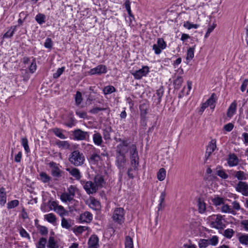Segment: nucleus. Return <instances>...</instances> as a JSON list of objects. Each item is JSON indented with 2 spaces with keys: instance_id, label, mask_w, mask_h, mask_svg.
I'll return each mask as SVG.
<instances>
[{
  "instance_id": "41",
  "label": "nucleus",
  "mask_w": 248,
  "mask_h": 248,
  "mask_svg": "<svg viewBox=\"0 0 248 248\" xmlns=\"http://www.w3.org/2000/svg\"><path fill=\"white\" fill-rule=\"evenodd\" d=\"M71 220L69 219V221L64 217L62 219V227L66 229H69L71 226Z\"/></svg>"
},
{
  "instance_id": "51",
  "label": "nucleus",
  "mask_w": 248,
  "mask_h": 248,
  "mask_svg": "<svg viewBox=\"0 0 248 248\" xmlns=\"http://www.w3.org/2000/svg\"><path fill=\"white\" fill-rule=\"evenodd\" d=\"M19 205V201L17 200H12L7 203V208L12 209Z\"/></svg>"
},
{
  "instance_id": "47",
  "label": "nucleus",
  "mask_w": 248,
  "mask_h": 248,
  "mask_svg": "<svg viewBox=\"0 0 248 248\" xmlns=\"http://www.w3.org/2000/svg\"><path fill=\"white\" fill-rule=\"evenodd\" d=\"M61 199L63 202H71L73 200V197L67 193H63L61 196Z\"/></svg>"
},
{
  "instance_id": "30",
  "label": "nucleus",
  "mask_w": 248,
  "mask_h": 248,
  "mask_svg": "<svg viewBox=\"0 0 248 248\" xmlns=\"http://www.w3.org/2000/svg\"><path fill=\"white\" fill-rule=\"evenodd\" d=\"M53 133L61 139H66L65 136L62 133V130L57 127L54 128L52 129Z\"/></svg>"
},
{
  "instance_id": "52",
  "label": "nucleus",
  "mask_w": 248,
  "mask_h": 248,
  "mask_svg": "<svg viewBox=\"0 0 248 248\" xmlns=\"http://www.w3.org/2000/svg\"><path fill=\"white\" fill-rule=\"evenodd\" d=\"M234 233V231L232 229H227L224 232V236L227 238L230 239L232 237Z\"/></svg>"
},
{
  "instance_id": "12",
  "label": "nucleus",
  "mask_w": 248,
  "mask_h": 248,
  "mask_svg": "<svg viewBox=\"0 0 248 248\" xmlns=\"http://www.w3.org/2000/svg\"><path fill=\"white\" fill-rule=\"evenodd\" d=\"M126 162L125 155L116 154V164L120 170H123L124 168Z\"/></svg>"
},
{
  "instance_id": "56",
  "label": "nucleus",
  "mask_w": 248,
  "mask_h": 248,
  "mask_svg": "<svg viewBox=\"0 0 248 248\" xmlns=\"http://www.w3.org/2000/svg\"><path fill=\"white\" fill-rule=\"evenodd\" d=\"M88 227L79 226L77 227L74 230V232L75 233L81 234L83 232L88 230Z\"/></svg>"
},
{
  "instance_id": "38",
  "label": "nucleus",
  "mask_w": 248,
  "mask_h": 248,
  "mask_svg": "<svg viewBox=\"0 0 248 248\" xmlns=\"http://www.w3.org/2000/svg\"><path fill=\"white\" fill-rule=\"evenodd\" d=\"M195 45L193 47H189L187 50L186 60H191L194 56V50Z\"/></svg>"
},
{
  "instance_id": "23",
  "label": "nucleus",
  "mask_w": 248,
  "mask_h": 248,
  "mask_svg": "<svg viewBox=\"0 0 248 248\" xmlns=\"http://www.w3.org/2000/svg\"><path fill=\"white\" fill-rule=\"evenodd\" d=\"M237 108V102L236 100H234L230 105L227 115L228 117H231L232 116L233 114L235 112Z\"/></svg>"
},
{
  "instance_id": "33",
  "label": "nucleus",
  "mask_w": 248,
  "mask_h": 248,
  "mask_svg": "<svg viewBox=\"0 0 248 248\" xmlns=\"http://www.w3.org/2000/svg\"><path fill=\"white\" fill-rule=\"evenodd\" d=\"M183 82V78L181 76L177 77V78L173 81V85L175 89H179Z\"/></svg>"
},
{
  "instance_id": "19",
  "label": "nucleus",
  "mask_w": 248,
  "mask_h": 248,
  "mask_svg": "<svg viewBox=\"0 0 248 248\" xmlns=\"http://www.w3.org/2000/svg\"><path fill=\"white\" fill-rule=\"evenodd\" d=\"M227 162L230 167H233L238 164L239 160L235 154H231L229 155Z\"/></svg>"
},
{
  "instance_id": "45",
  "label": "nucleus",
  "mask_w": 248,
  "mask_h": 248,
  "mask_svg": "<svg viewBox=\"0 0 248 248\" xmlns=\"http://www.w3.org/2000/svg\"><path fill=\"white\" fill-rule=\"evenodd\" d=\"M216 140H212L207 145L206 147V150L213 153L216 148Z\"/></svg>"
},
{
  "instance_id": "7",
  "label": "nucleus",
  "mask_w": 248,
  "mask_h": 248,
  "mask_svg": "<svg viewBox=\"0 0 248 248\" xmlns=\"http://www.w3.org/2000/svg\"><path fill=\"white\" fill-rule=\"evenodd\" d=\"M236 190L243 195L248 196V184L243 181H239L235 186Z\"/></svg>"
},
{
  "instance_id": "48",
  "label": "nucleus",
  "mask_w": 248,
  "mask_h": 248,
  "mask_svg": "<svg viewBox=\"0 0 248 248\" xmlns=\"http://www.w3.org/2000/svg\"><path fill=\"white\" fill-rule=\"evenodd\" d=\"M21 144L23 146L26 153L30 152V148L28 145V140L27 138H22L21 139Z\"/></svg>"
},
{
  "instance_id": "55",
  "label": "nucleus",
  "mask_w": 248,
  "mask_h": 248,
  "mask_svg": "<svg viewBox=\"0 0 248 248\" xmlns=\"http://www.w3.org/2000/svg\"><path fill=\"white\" fill-rule=\"evenodd\" d=\"M199 26V25L198 24H194L190 23L189 21H186L184 24V27L188 30H190L192 28L197 29Z\"/></svg>"
},
{
  "instance_id": "43",
  "label": "nucleus",
  "mask_w": 248,
  "mask_h": 248,
  "mask_svg": "<svg viewBox=\"0 0 248 248\" xmlns=\"http://www.w3.org/2000/svg\"><path fill=\"white\" fill-rule=\"evenodd\" d=\"M125 248H134L132 238L129 236H126L125 240Z\"/></svg>"
},
{
  "instance_id": "36",
  "label": "nucleus",
  "mask_w": 248,
  "mask_h": 248,
  "mask_svg": "<svg viewBox=\"0 0 248 248\" xmlns=\"http://www.w3.org/2000/svg\"><path fill=\"white\" fill-rule=\"evenodd\" d=\"M45 219H46L48 222L52 224L55 223L56 221V216L53 213H49L45 215Z\"/></svg>"
},
{
  "instance_id": "3",
  "label": "nucleus",
  "mask_w": 248,
  "mask_h": 248,
  "mask_svg": "<svg viewBox=\"0 0 248 248\" xmlns=\"http://www.w3.org/2000/svg\"><path fill=\"white\" fill-rule=\"evenodd\" d=\"M124 210L123 208H116L112 217L113 221L120 225L122 224L124 221Z\"/></svg>"
},
{
  "instance_id": "44",
  "label": "nucleus",
  "mask_w": 248,
  "mask_h": 248,
  "mask_svg": "<svg viewBox=\"0 0 248 248\" xmlns=\"http://www.w3.org/2000/svg\"><path fill=\"white\" fill-rule=\"evenodd\" d=\"M212 202L215 206H218L224 203V198L217 196L212 199Z\"/></svg>"
},
{
  "instance_id": "2",
  "label": "nucleus",
  "mask_w": 248,
  "mask_h": 248,
  "mask_svg": "<svg viewBox=\"0 0 248 248\" xmlns=\"http://www.w3.org/2000/svg\"><path fill=\"white\" fill-rule=\"evenodd\" d=\"M117 142L120 143L116 146V154H121L125 155L128 152V142L127 140L122 139L121 138H115Z\"/></svg>"
},
{
  "instance_id": "26",
  "label": "nucleus",
  "mask_w": 248,
  "mask_h": 248,
  "mask_svg": "<svg viewBox=\"0 0 248 248\" xmlns=\"http://www.w3.org/2000/svg\"><path fill=\"white\" fill-rule=\"evenodd\" d=\"M199 211L200 213H204L206 210V203L204 202L203 198H199L198 200Z\"/></svg>"
},
{
  "instance_id": "60",
  "label": "nucleus",
  "mask_w": 248,
  "mask_h": 248,
  "mask_svg": "<svg viewBox=\"0 0 248 248\" xmlns=\"http://www.w3.org/2000/svg\"><path fill=\"white\" fill-rule=\"evenodd\" d=\"M53 41L50 38H47L44 43V46L46 48L51 49L53 46Z\"/></svg>"
},
{
  "instance_id": "49",
  "label": "nucleus",
  "mask_w": 248,
  "mask_h": 248,
  "mask_svg": "<svg viewBox=\"0 0 248 248\" xmlns=\"http://www.w3.org/2000/svg\"><path fill=\"white\" fill-rule=\"evenodd\" d=\"M75 99L76 105L79 106L82 101V94L79 91L76 92Z\"/></svg>"
},
{
  "instance_id": "21",
  "label": "nucleus",
  "mask_w": 248,
  "mask_h": 248,
  "mask_svg": "<svg viewBox=\"0 0 248 248\" xmlns=\"http://www.w3.org/2000/svg\"><path fill=\"white\" fill-rule=\"evenodd\" d=\"M38 179L44 184H48L51 180L52 178L46 172L42 171L39 174Z\"/></svg>"
},
{
  "instance_id": "35",
  "label": "nucleus",
  "mask_w": 248,
  "mask_h": 248,
  "mask_svg": "<svg viewBox=\"0 0 248 248\" xmlns=\"http://www.w3.org/2000/svg\"><path fill=\"white\" fill-rule=\"evenodd\" d=\"M48 248H58L59 246L57 244V243L53 236H50L48 239V242L47 244Z\"/></svg>"
},
{
  "instance_id": "32",
  "label": "nucleus",
  "mask_w": 248,
  "mask_h": 248,
  "mask_svg": "<svg viewBox=\"0 0 248 248\" xmlns=\"http://www.w3.org/2000/svg\"><path fill=\"white\" fill-rule=\"evenodd\" d=\"M56 144L60 148L68 149L70 148V144L68 141L58 140L56 141Z\"/></svg>"
},
{
  "instance_id": "9",
  "label": "nucleus",
  "mask_w": 248,
  "mask_h": 248,
  "mask_svg": "<svg viewBox=\"0 0 248 248\" xmlns=\"http://www.w3.org/2000/svg\"><path fill=\"white\" fill-rule=\"evenodd\" d=\"M149 108V104L147 102L142 103L139 106L140 118L143 122H144L146 119V115L148 113Z\"/></svg>"
},
{
  "instance_id": "8",
  "label": "nucleus",
  "mask_w": 248,
  "mask_h": 248,
  "mask_svg": "<svg viewBox=\"0 0 248 248\" xmlns=\"http://www.w3.org/2000/svg\"><path fill=\"white\" fill-rule=\"evenodd\" d=\"M149 72V68L147 66H144L142 68L132 73L134 78L136 79H140L143 77L146 76Z\"/></svg>"
},
{
  "instance_id": "16",
  "label": "nucleus",
  "mask_w": 248,
  "mask_h": 248,
  "mask_svg": "<svg viewBox=\"0 0 248 248\" xmlns=\"http://www.w3.org/2000/svg\"><path fill=\"white\" fill-rule=\"evenodd\" d=\"M79 220L81 222L90 223L93 220V215L88 211H86L79 216Z\"/></svg>"
},
{
  "instance_id": "10",
  "label": "nucleus",
  "mask_w": 248,
  "mask_h": 248,
  "mask_svg": "<svg viewBox=\"0 0 248 248\" xmlns=\"http://www.w3.org/2000/svg\"><path fill=\"white\" fill-rule=\"evenodd\" d=\"M107 72V66L105 65L100 64L96 67L91 69L89 72V74L91 75H101L102 74H105Z\"/></svg>"
},
{
  "instance_id": "17",
  "label": "nucleus",
  "mask_w": 248,
  "mask_h": 248,
  "mask_svg": "<svg viewBox=\"0 0 248 248\" xmlns=\"http://www.w3.org/2000/svg\"><path fill=\"white\" fill-rule=\"evenodd\" d=\"M94 182L98 188L103 187L106 184L103 176L98 174L95 176Z\"/></svg>"
},
{
  "instance_id": "37",
  "label": "nucleus",
  "mask_w": 248,
  "mask_h": 248,
  "mask_svg": "<svg viewBox=\"0 0 248 248\" xmlns=\"http://www.w3.org/2000/svg\"><path fill=\"white\" fill-rule=\"evenodd\" d=\"M51 176L54 178V180H58L59 178L61 177L63 174V171L61 170L50 171Z\"/></svg>"
},
{
  "instance_id": "54",
  "label": "nucleus",
  "mask_w": 248,
  "mask_h": 248,
  "mask_svg": "<svg viewBox=\"0 0 248 248\" xmlns=\"http://www.w3.org/2000/svg\"><path fill=\"white\" fill-rule=\"evenodd\" d=\"M48 166L51 169V171L59 170H61L59 167V164H57L56 162L53 161L50 162L48 164Z\"/></svg>"
},
{
  "instance_id": "22",
  "label": "nucleus",
  "mask_w": 248,
  "mask_h": 248,
  "mask_svg": "<svg viewBox=\"0 0 248 248\" xmlns=\"http://www.w3.org/2000/svg\"><path fill=\"white\" fill-rule=\"evenodd\" d=\"M113 132L112 127L110 126L106 127L102 130V134L105 140H110V133Z\"/></svg>"
},
{
  "instance_id": "14",
  "label": "nucleus",
  "mask_w": 248,
  "mask_h": 248,
  "mask_svg": "<svg viewBox=\"0 0 248 248\" xmlns=\"http://www.w3.org/2000/svg\"><path fill=\"white\" fill-rule=\"evenodd\" d=\"M89 248H98L99 247V238L95 234L92 235L88 242Z\"/></svg>"
},
{
  "instance_id": "29",
  "label": "nucleus",
  "mask_w": 248,
  "mask_h": 248,
  "mask_svg": "<svg viewBox=\"0 0 248 248\" xmlns=\"http://www.w3.org/2000/svg\"><path fill=\"white\" fill-rule=\"evenodd\" d=\"M17 26H12L10 27V29L3 35V38H11L16 30Z\"/></svg>"
},
{
  "instance_id": "31",
  "label": "nucleus",
  "mask_w": 248,
  "mask_h": 248,
  "mask_svg": "<svg viewBox=\"0 0 248 248\" xmlns=\"http://www.w3.org/2000/svg\"><path fill=\"white\" fill-rule=\"evenodd\" d=\"M166 175V171L165 169L163 168H162L159 170L157 173V178L159 181H162L165 179Z\"/></svg>"
},
{
  "instance_id": "11",
  "label": "nucleus",
  "mask_w": 248,
  "mask_h": 248,
  "mask_svg": "<svg viewBox=\"0 0 248 248\" xmlns=\"http://www.w3.org/2000/svg\"><path fill=\"white\" fill-rule=\"evenodd\" d=\"M216 219L215 221H212L210 223V225L212 228L217 229H223L225 226L222 222V216L220 215H215Z\"/></svg>"
},
{
  "instance_id": "13",
  "label": "nucleus",
  "mask_w": 248,
  "mask_h": 248,
  "mask_svg": "<svg viewBox=\"0 0 248 248\" xmlns=\"http://www.w3.org/2000/svg\"><path fill=\"white\" fill-rule=\"evenodd\" d=\"M66 118L65 119V122L63 124L68 127H72L76 125L77 121L75 120L73 113L70 112L66 115Z\"/></svg>"
},
{
  "instance_id": "4",
  "label": "nucleus",
  "mask_w": 248,
  "mask_h": 248,
  "mask_svg": "<svg viewBox=\"0 0 248 248\" xmlns=\"http://www.w3.org/2000/svg\"><path fill=\"white\" fill-rule=\"evenodd\" d=\"M74 140H76L89 141L90 135L88 132L84 131L80 129H76L73 131Z\"/></svg>"
},
{
  "instance_id": "50",
  "label": "nucleus",
  "mask_w": 248,
  "mask_h": 248,
  "mask_svg": "<svg viewBox=\"0 0 248 248\" xmlns=\"http://www.w3.org/2000/svg\"><path fill=\"white\" fill-rule=\"evenodd\" d=\"M46 243V239L44 237L40 238L38 243L36 245L37 248H45Z\"/></svg>"
},
{
  "instance_id": "62",
  "label": "nucleus",
  "mask_w": 248,
  "mask_h": 248,
  "mask_svg": "<svg viewBox=\"0 0 248 248\" xmlns=\"http://www.w3.org/2000/svg\"><path fill=\"white\" fill-rule=\"evenodd\" d=\"M36 63L35 59H33L30 67L29 70L31 73H33L36 70Z\"/></svg>"
},
{
  "instance_id": "34",
  "label": "nucleus",
  "mask_w": 248,
  "mask_h": 248,
  "mask_svg": "<svg viewBox=\"0 0 248 248\" xmlns=\"http://www.w3.org/2000/svg\"><path fill=\"white\" fill-rule=\"evenodd\" d=\"M35 19L39 24L42 25L46 21V16L43 14L39 13L36 16Z\"/></svg>"
},
{
  "instance_id": "63",
  "label": "nucleus",
  "mask_w": 248,
  "mask_h": 248,
  "mask_svg": "<svg viewBox=\"0 0 248 248\" xmlns=\"http://www.w3.org/2000/svg\"><path fill=\"white\" fill-rule=\"evenodd\" d=\"M19 233L20 235L22 237H25L28 238V240H30L31 237L29 235V234L27 232V231L23 228H21V229L19 231Z\"/></svg>"
},
{
  "instance_id": "53",
  "label": "nucleus",
  "mask_w": 248,
  "mask_h": 248,
  "mask_svg": "<svg viewBox=\"0 0 248 248\" xmlns=\"http://www.w3.org/2000/svg\"><path fill=\"white\" fill-rule=\"evenodd\" d=\"M128 152H129L130 155L138 154L137 146L135 144H132L129 146Z\"/></svg>"
},
{
  "instance_id": "1",
  "label": "nucleus",
  "mask_w": 248,
  "mask_h": 248,
  "mask_svg": "<svg viewBox=\"0 0 248 248\" xmlns=\"http://www.w3.org/2000/svg\"><path fill=\"white\" fill-rule=\"evenodd\" d=\"M69 161L72 164L78 167L83 164L85 157L82 153L78 150H75L70 155Z\"/></svg>"
},
{
  "instance_id": "64",
  "label": "nucleus",
  "mask_w": 248,
  "mask_h": 248,
  "mask_svg": "<svg viewBox=\"0 0 248 248\" xmlns=\"http://www.w3.org/2000/svg\"><path fill=\"white\" fill-rule=\"evenodd\" d=\"M139 159H131V164L133 167V169L135 170H137L138 169V166H139Z\"/></svg>"
},
{
  "instance_id": "20",
  "label": "nucleus",
  "mask_w": 248,
  "mask_h": 248,
  "mask_svg": "<svg viewBox=\"0 0 248 248\" xmlns=\"http://www.w3.org/2000/svg\"><path fill=\"white\" fill-rule=\"evenodd\" d=\"M66 170L71 175L75 177L77 180H79L81 178V174L79 170L76 168H67Z\"/></svg>"
},
{
  "instance_id": "5",
  "label": "nucleus",
  "mask_w": 248,
  "mask_h": 248,
  "mask_svg": "<svg viewBox=\"0 0 248 248\" xmlns=\"http://www.w3.org/2000/svg\"><path fill=\"white\" fill-rule=\"evenodd\" d=\"M80 183L83 186L84 189L88 194L94 193L98 189L95 183L91 181L81 180Z\"/></svg>"
},
{
  "instance_id": "15",
  "label": "nucleus",
  "mask_w": 248,
  "mask_h": 248,
  "mask_svg": "<svg viewBox=\"0 0 248 248\" xmlns=\"http://www.w3.org/2000/svg\"><path fill=\"white\" fill-rule=\"evenodd\" d=\"M164 92V87L162 86H160V88L156 90L155 93L153 96V97H156V98H155L154 100L156 105L160 104Z\"/></svg>"
},
{
  "instance_id": "46",
  "label": "nucleus",
  "mask_w": 248,
  "mask_h": 248,
  "mask_svg": "<svg viewBox=\"0 0 248 248\" xmlns=\"http://www.w3.org/2000/svg\"><path fill=\"white\" fill-rule=\"evenodd\" d=\"M199 248H205L210 245L208 239H201L199 241Z\"/></svg>"
},
{
  "instance_id": "28",
  "label": "nucleus",
  "mask_w": 248,
  "mask_h": 248,
  "mask_svg": "<svg viewBox=\"0 0 248 248\" xmlns=\"http://www.w3.org/2000/svg\"><path fill=\"white\" fill-rule=\"evenodd\" d=\"M6 202V193L5 188L3 187L0 188V204L4 205Z\"/></svg>"
},
{
  "instance_id": "25",
  "label": "nucleus",
  "mask_w": 248,
  "mask_h": 248,
  "mask_svg": "<svg viewBox=\"0 0 248 248\" xmlns=\"http://www.w3.org/2000/svg\"><path fill=\"white\" fill-rule=\"evenodd\" d=\"M220 166H217L216 169V174L223 179H226L228 178V175L225 172V170L221 169Z\"/></svg>"
},
{
  "instance_id": "18",
  "label": "nucleus",
  "mask_w": 248,
  "mask_h": 248,
  "mask_svg": "<svg viewBox=\"0 0 248 248\" xmlns=\"http://www.w3.org/2000/svg\"><path fill=\"white\" fill-rule=\"evenodd\" d=\"M93 140L94 144L97 146H101L103 142L101 134L96 131H94V133L93 135Z\"/></svg>"
},
{
  "instance_id": "40",
  "label": "nucleus",
  "mask_w": 248,
  "mask_h": 248,
  "mask_svg": "<svg viewBox=\"0 0 248 248\" xmlns=\"http://www.w3.org/2000/svg\"><path fill=\"white\" fill-rule=\"evenodd\" d=\"M239 242L243 245H248V234H242L238 237Z\"/></svg>"
},
{
  "instance_id": "58",
  "label": "nucleus",
  "mask_w": 248,
  "mask_h": 248,
  "mask_svg": "<svg viewBox=\"0 0 248 248\" xmlns=\"http://www.w3.org/2000/svg\"><path fill=\"white\" fill-rule=\"evenodd\" d=\"M91 204L93 206V208L95 209H98L101 207L100 202L94 198L91 200Z\"/></svg>"
},
{
  "instance_id": "57",
  "label": "nucleus",
  "mask_w": 248,
  "mask_h": 248,
  "mask_svg": "<svg viewBox=\"0 0 248 248\" xmlns=\"http://www.w3.org/2000/svg\"><path fill=\"white\" fill-rule=\"evenodd\" d=\"M64 67H62L61 68H59L56 72L53 73V78H58L62 74V73L64 71Z\"/></svg>"
},
{
  "instance_id": "59",
  "label": "nucleus",
  "mask_w": 248,
  "mask_h": 248,
  "mask_svg": "<svg viewBox=\"0 0 248 248\" xmlns=\"http://www.w3.org/2000/svg\"><path fill=\"white\" fill-rule=\"evenodd\" d=\"M55 211L57 212L61 217L64 216L66 212L63 207L61 205L57 206V207L55 209Z\"/></svg>"
},
{
  "instance_id": "39",
  "label": "nucleus",
  "mask_w": 248,
  "mask_h": 248,
  "mask_svg": "<svg viewBox=\"0 0 248 248\" xmlns=\"http://www.w3.org/2000/svg\"><path fill=\"white\" fill-rule=\"evenodd\" d=\"M234 176L240 181L247 179L246 174L244 171L241 170L236 171Z\"/></svg>"
},
{
  "instance_id": "6",
  "label": "nucleus",
  "mask_w": 248,
  "mask_h": 248,
  "mask_svg": "<svg viewBox=\"0 0 248 248\" xmlns=\"http://www.w3.org/2000/svg\"><path fill=\"white\" fill-rule=\"evenodd\" d=\"M167 46L166 43L162 38L157 39V44L153 46V49L154 50L155 54L161 53L162 50L164 49Z\"/></svg>"
},
{
  "instance_id": "42",
  "label": "nucleus",
  "mask_w": 248,
  "mask_h": 248,
  "mask_svg": "<svg viewBox=\"0 0 248 248\" xmlns=\"http://www.w3.org/2000/svg\"><path fill=\"white\" fill-rule=\"evenodd\" d=\"M103 91L105 94H108L115 92L116 91V89L113 86L109 85L105 87Z\"/></svg>"
},
{
  "instance_id": "24",
  "label": "nucleus",
  "mask_w": 248,
  "mask_h": 248,
  "mask_svg": "<svg viewBox=\"0 0 248 248\" xmlns=\"http://www.w3.org/2000/svg\"><path fill=\"white\" fill-rule=\"evenodd\" d=\"M217 100V98L216 94L215 93H213L205 103L208 106H210L211 108H214L215 107V105L214 104L216 103Z\"/></svg>"
},
{
  "instance_id": "27",
  "label": "nucleus",
  "mask_w": 248,
  "mask_h": 248,
  "mask_svg": "<svg viewBox=\"0 0 248 248\" xmlns=\"http://www.w3.org/2000/svg\"><path fill=\"white\" fill-rule=\"evenodd\" d=\"M101 160V156L97 153H93L89 158V161L93 165L98 164L99 161Z\"/></svg>"
},
{
  "instance_id": "61",
  "label": "nucleus",
  "mask_w": 248,
  "mask_h": 248,
  "mask_svg": "<svg viewBox=\"0 0 248 248\" xmlns=\"http://www.w3.org/2000/svg\"><path fill=\"white\" fill-rule=\"evenodd\" d=\"M221 211L223 213H229L234 214L233 211L230 208L228 204L224 205L221 208Z\"/></svg>"
}]
</instances>
